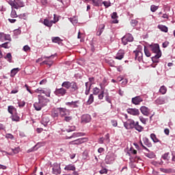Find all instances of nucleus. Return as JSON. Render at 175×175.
<instances>
[{
    "mask_svg": "<svg viewBox=\"0 0 175 175\" xmlns=\"http://www.w3.org/2000/svg\"><path fill=\"white\" fill-rule=\"evenodd\" d=\"M129 42H133V36L131 33H127L122 38V43L126 46Z\"/></svg>",
    "mask_w": 175,
    "mask_h": 175,
    "instance_id": "1",
    "label": "nucleus"
},
{
    "mask_svg": "<svg viewBox=\"0 0 175 175\" xmlns=\"http://www.w3.org/2000/svg\"><path fill=\"white\" fill-rule=\"evenodd\" d=\"M93 94L94 95H98V99H103L105 97V90L103 89L94 88Z\"/></svg>",
    "mask_w": 175,
    "mask_h": 175,
    "instance_id": "2",
    "label": "nucleus"
},
{
    "mask_svg": "<svg viewBox=\"0 0 175 175\" xmlns=\"http://www.w3.org/2000/svg\"><path fill=\"white\" fill-rule=\"evenodd\" d=\"M150 47L152 53H154V54H160V55H162V52H161L159 44H151L150 45Z\"/></svg>",
    "mask_w": 175,
    "mask_h": 175,
    "instance_id": "3",
    "label": "nucleus"
},
{
    "mask_svg": "<svg viewBox=\"0 0 175 175\" xmlns=\"http://www.w3.org/2000/svg\"><path fill=\"white\" fill-rule=\"evenodd\" d=\"M135 124V120L129 119L124 123V126L126 127V129H133Z\"/></svg>",
    "mask_w": 175,
    "mask_h": 175,
    "instance_id": "4",
    "label": "nucleus"
},
{
    "mask_svg": "<svg viewBox=\"0 0 175 175\" xmlns=\"http://www.w3.org/2000/svg\"><path fill=\"white\" fill-rule=\"evenodd\" d=\"M62 87L64 88H77V85L76 82L65 81L62 83Z\"/></svg>",
    "mask_w": 175,
    "mask_h": 175,
    "instance_id": "5",
    "label": "nucleus"
},
{
    "mask_svg": "<svg viewBox=\"0 0 175 175\" xmlns=\"http://www.w3.org/2000/svg\"><path fill=\"white\" fill-rule=\"evenodd\" d=\"M86 141H87V138L83 137V138H79L74 141L70 142L69 144H72L73 146L83 144V143H85V142Z\"/></svg>",
    "mask_w": 175,
    "mask_h": 175,
    "instance_id": "6",
    "label": "nucleus"
},
{
    "mask_svg": "<svg viewBox=\"0 0 175 175\" xmlns=\"http://www.w3.org/2000/svg\"><path fill=\"white\" fill-rule=\"evenodd\" d=\"M60 117H66V116H69L70 114V111L66 108H61L59 109Z\"/></svg>",
    "mask_w": 175,
    "mask_h": 175,
    "instance_id": "7",
    "label": "nucleus"
},
{
    "mask_svg": "<svg viewBox=\"0 0 175 175\" xmlns=\"http://www.w3.org/2000/svg\"><path fill=\"white\" fill-rule=\"evenodd\" d=\"M135 57V59L138 60V62H143V53L139 51H133Z\"/></svg>",
    "mask_w": 175,
    "mask_h": 175,
    "instance_id": "8",
    "label": "nucleus"
},
{
    "mask_svg": "<svg viewBox=\"0 0 175 175\" xmlns=\"http://www.w3.org/2000/svg\"><path fill=\"white\" fill-rule=\"evenodd\" d=\"M38 102L41 103L42 106L44 107V106H47V104L49 103V100L47 98H45L44 96L38 95Z\"/></svg>",
    "mask_w": 175,
    "mask_h": 175,
    "instance_id": "9",
    "label": "nucleus"
},
{
    "mask_svg": "<svg viewBox=\"0 0 175 175\" xmlns=\"http://www.w3.org/2000/svg\"><path fill=\"white\" fill-rule=\"evenodd\" d=\"M126 111L131 116H139V114H140V111L136 108H129L126 109Z\"/></svg>",
    "mask_w": 175,
    "mask_h": 175,
    "instance_id": "10",
    "label": "nucleus"
},
{
    "mask_svg": "<svg viewBox=\"0 0 175 175\" xmlns=\"http://www.w3.org/2000/svg\"><path fill=\"white\" fill-rule=\"evenodd\" d=\"M55 94L57 96H64V95H65V94H66V90H65L64 88L56 89L55 91Z\"/></svg>",
    "mask_w": 175,
    "mask_h": 175,
    "instance_id": "11",
    "label": "nucleus"
},
{
    "mask_svg": "<svg viewBox=\"0 0 175 175\" xmlns=\"http://www.w3.org/2000/svg\"><path fill=\"white\" fill-rule=\"evenodd\" d=\"M91 121V116L85 114L81 116V122L87 124Z\"/></svg>",
    "mask_w": 175,
    "mask_h": 175,
    "instance_id": "12",
    "label": "nucleus"
},
{
    "mask_svg": "<svg viewBox=\"0 0 175 175\" xmlns=\"http://www.w3.org/2000/svg\"><path fill=\"white\" fill-rule=\"evenodd\" d=\"M15 9H20V8H24L25 6V3L23 0H15Z\"/></svg>",
    "mask_w": 175,
    "mask_h": 175,
    "instance_id": "13",
    "label": "nucleus"
},
{
    "mask_svg": "<svg viewBox=\"0 0 175 175\" xmlns=\"http://www.w3.org/2000/svg\"><path fill=\"white\" fill-rule=\"evenodd\" d=\"M124 55H125V51L124 50H119L115 56L116 59L121 60L124 58Z\"/></svg>",
    "mask_w": 175,
    "mask_h": 175,
    "instance_id": "14",
    "label": "nucleus"
},
{
    "mask_svg": "<svg viewBox=\"0 0 175 175\" xmlns=\"http://www.w3.org/2000/svg\"><path fill=\"white\" fill-rule=\"evenodd\" d=\"M140 111L142 113V114H144V116H146L147 117L150 116V109L146 106L141 107Z\"/></svg>",
    "mask_w": 175,
    "mask_h": 175,
    "instance_id": "15",
    "label": "nucleus"
},
{
    "mask_svg": "<svg viewBox=\"0 0 175 175\" xmlns=\"http://www.w3.org/2000/svg\"><path fill=\"white\" fill-rule=\"evenodd\" d=\"M58 20L56 21H49L48 19H44L43 24L46 25V27H49V28L53 27V24H55Z\"/></svg>",
    "mask_w": 175,
    "mask_h": 175,
    "instance_id": "16",
    "label": "nucleus"
},
{
    "mask_svg": "<svg viewBox=\"0 0 175 175\" xmlns=\"http://www.w3.org/2000/svg\"><path fill=\"white\" fill-rule=\"evenodd\" d=\"M142 100L143 98H142L139 96H135L132 98V103H133V105H140Z\"/></svg>",
    "mask_w": 175,
    "mask_h": 175,
    "instance_id": "17",
    "label": "nucleus"
},
{
    "mask_svg": "<svg viewBox=\"0 0 175 175\" xmlns=\"http://www.w3.org/2000/svg\"><path fill=\"white\" fill-rule=\"evenodd\" d=\"M35 92H37V94H43L44 95H45V96H50V90L46 91L43 90L36 89L35 90Z\"/></svg>",
    "mask_w": 175,
    "mask_h": 175,
    "instance_id": "18",
    "label": "nucleus"
},
{
    "mask_svg": "<svg viewBox=\"0 0 175 175\" xmlns=\"http://www.w3.org/2000/svg\"><path fill=\"white\" fill-rule=\"evenodd\" d=\"M92 84H95V78L90 77L89 78V81L85 83L86 88H91Z\"/></svg>",
    "mask_w": 175,
    "mask_h": 175,
    "instance_id": "19",
    "label": "nucleus"
},
{
    "mask_svg": "<svg viewBox=\"0 0 175 175\" xmlns=\"http://www.w3.org/2000/svg\"><path fill=\"white\" fill-rule=\"evenodd\" d=\"M167 98H165L162 97H160L156 100V103L158 105H163L165 103H167Z\"/></svg>",
    "mask_w": 175,
    "mask_h": 175,
    "instance_id": "20",
    "label": "nucleus"
},
{
    "mask_svg": "<svg viewBox=\"0 0 175 175\" xmlns=\"http://www.w3.org/2000/svg\"><path fill=\"white\" fill-rule=\"evenodd\" d=\"M134 128L138 132H143L144 129V128L142 125L139 124V122H135V124H134Z\"/></svg>",
    "mask_w": 175,
    "mask_h": 175,
    "instance_id": "21",
    "label": "nucleus"
},
{
    "mask_svg": "<svg viewBox=\"0 0 175 175\" xmlns=\"http://www.w3.org/2000/svg\"><path fill=\"white\" fill-rule=\"evenodd\" d=\"M64 170H71L72 172H75L76 170V167L73 164H69L65 166Z\"/></svg>",
    "mask_w": 175,
    "mask_h": 175,
    "instance_id": "22",
    "label": "nucleus"
},
{
    "mask_svg": "<svg viewBox=\"0 0 175 175\" xmlns=\"http://www.w3.org/2000/svg\"><path fill=\"white\" fill-rule=\"evenodd\" d=\"M161 57H162V55H161V53L156 54L154 56L152 57V62L154 64H158V62H159V58H161Z\"/></svg>",
    "mask_w": 175,
    "mask_h": 175,
    "instance_id": "23",
    "label": "nucleus"
},
{
    "mask_svg": "<svg viewBox=\"0 0 175 175\" xmlns=\"http://www.w3.org/2000/svg\"><path fill=\"white\" fill-rule=\"evenodd\" d=\"M50 122V119L47 116H43L42 120V124L44 126H46V125Z\"/></svg>",
    "mask_w": 175,
    "mask_h": 175,
    "instance_id": "24",
    "label": "nucleus"
},
{
    "mask_svg": "<svg viewBox=\"0 0 175 175\" xmlns=\"http://www.w3.org/2000/svg\"><path fill=\"white\" fill-rule=\"evenodd\" d=\"M33 107L36 109V110H37V111H40V110H42V107H43V105H42L38 101V103H35L33 104Z\"/></svg>",
    "mask_w": 175,
    "mask_h": 175,
    "instance_id": "25",
    "label": "nucleus"
},
{
    "mask_svg": "<svg viewBox=\"0 0 175 175\" xmlns=\"http://www.w3.org/2000/svg\"><path fill=\"white\" fill-rule=\"evenodd\" d=\"M53 171L54 173H61V167L58 164H54V167H53Z\"/></svg>",
    "mask_w": 175,
    "mask_h": 175,
    "instance_id": "26",
    "label": "nucleus"
},
{
    "mask_svg": "<svg viewBox=\"0 0 175 175\" xmlns=\"http://www.w3.org/2000/svg\"><path fill=\"white\" fill-rule=\"evenodd\" d=\"M118 17L117 12H113L111 14V18L113 20L112 21L113 24H118V20H117Z\"/></svg>",
    "mask_w": 175,
    "mask_h": 175,
    "instance_id": "27",
    "label": "nucleus"
},
{
    "mask_svg": "<svg viewBox=\"0 0 175 175\" xmlns=\"http://www.w3.org/2000/svg\"><path fill=\"white\" fill-rule=\"evenodd\" d=\"M80 136H84V133H74L72 136L67 137L66 139H72V137H80Z\"/></svg>",
    "mask_w": 175,
    "mask_h": 175,
    "instance_id": "28",
    "label": "nucleus"
},
{
    "mask_svg": "<svg viewBox=\"0 0 175 175\" xmlns=\"http://www.w3.org/2000/svg\"><path fill=\"white\" fill-rule=\"evenodd\" d=\"M18 72H20V68H13L11 70L10 77H14V76H16V73H18Z\"/></svg>",
    "mask_w": 175,
    "mask_h": 175,
    "instance_id": "29",
    "label": "nucleus"
},
{
    "mask_svg": "<svg viewBox=\"0 0 175 175\" xmlns=\"http://www.w3.org/2000/svg\"><path fill=\"white\" fill-rule=\"evenodd\" d=\"M150 138L154 143H161V141L157 138V135L154 133L150 134Z\"/></svg>",
    "mask_w": 175,
    "mask_h": 175,
    "instance_id": "30",
    "label": "nucleus"
},
{
    "mask_svg": "<svg viewBox=\"0 0 175 175\" xmlns=\"http://www.w3.org/2000/svg\"><path fill=\"white\" fill-rule=\"evenodd\" d=\"M77 102L78 101H75V102H70V103H66V106H70V107H77Z\"/></svg>",
    "mask_w": 175,
    "mask_h": 175,
    "instance_id": "31",
    "label": "nucleus"
},
{
    "mask_svg": "<svg viewBox=\"0 0 175 175\" xmlns=\"http://www.w3.org/2000/svg\"><path fill=\"white\" fill-rule=\"evenodd\" d=\"M4 59H6L8 62L12 63V53H8L7 55L4 57Z\"/></svg>",
    "mask_w": 175,
    "mask_h": 175,
    "instance_id": "32",
    "label": "nucleus"
},
{
    "mask_svg": "<svg viewBox=\"0 0 175 175\" xmlns=\"http://www.w3.org/2000/svg\"><path fill=\"white\" fill-rule=\"evenodd\" d=\"M158 28L159 29H161L162 32H167V27L163 25H159Z\"/></svg>",
    "mask_w": 175,
    "mask_h": 175,
    "instance_id": "33",
    "label": "nucleus"
},
{
    "mask_svg": "<svg viewBox=\"0 0 175 175\" xmlns=\"http://www.w3.org/2000/svg\"><path fill=\"white\" fill-rule=\"evenodd\" d=\"M105 29V25H101L100 29H99L96 33L97 36H100Z\"/></svg>",
    "mask_w": 175,
    "mask_h": 175,
    "instance_id": "34",
    "label": "nucleus"
},
{
    "mask_svg": "<svg viewBox=\"0 0 175 175\" xmlns=\"http://www.w3.org/2000/svg\"><path fill=\"white\" fill-rule=\"evenodd\" d=\"M69 20L70 21V23H72V24H73V25L77 24L78 23V20H77V17L76 16H73L72 18H69Z\"/></svg>",
    "mask_w": 175,
    "mask_h": 175,
    "instance_id": "35",
    "label": "nucleus"
},
{
    "mask_svg": "<svg viewBox=\"0 0 175 175\" xmlns=\"http://www.w3.org/2000/svg\"><path fill=\"white\" fill-rule=\"evenodd\" d=\"M94 6H100L102 0H92Z\"/></svg>",
    "mask_w": 175,
    "mask_h": 175,
    "instance_id": "36",
    "label": "nucleus"
},
{
    "mask_svg": "<svg viewBox=\"0 0 175 175\" xmlns=\"http://www.w3.org/2000/svg\"><path fill=\"white\" fill-rule=\"evenodd\" d=\"M8 113H10V114L13 115V112L16 111V108L12 105H10V106H8Z\"/></svg>",
    "mask_w": 175,
    "mask_h": 175,
    "instance_id": "37",
    "label": "nucleus"
},
{
    "mask_svg": "<svg viewBox=\"0 0 175 175\" xmlns=\"http://www.w3.org/2000/svg\"><path fill=\"white\" fill-rule=\"evenodd\" d=\"M10 17H12V18H16V17H18V15H17V12H16L14 10H12Z\"/></svg>",
    "mask_w": 175,
    "mask_h": 175,
    "instance_id": "38",
    "label": "nucleus"
},
{
    "mask_svg": "<svg viewBox=\"0 0 175 175\" xmlns=\"http://www.w3.org/2000/svg\"><path fill=\"white\" fill-rule=\"evenodd\" d=\"M10 118L12 120V121H16V122L20 121V117L17 116V115H12Z\"/></svg>",
    "mask_w": 175,
    "mask_h": 175,
    "instance_id": "39",
    "label": "nucleus"
},
{
    "mask_svg": "<svg viewBox=\"0 0 175 175\" xmlns=\"http://www.w3.org/2000/svg\"><path fill=\"white\" fill-rule=\"evenodd\" d=\"M0 46H1V47H3V49H10V42H5Z\"/></svg>",
    "mask_w": 175,
    "mask_h": 175,
    "instance_id": "40",
    "label": "nucleus"
},
{
    "mask_svg": "<svg viewBox=\"0 0 175 175\" xmlns=\"http://www.w3.org/2000/svg\"><path fill=\"white\" fill-rule=\"evenodd\" d=\"M144 142L146 146H147L148 147H151L152 144H151V142H150V140L148 139V138L147 137L144 138Z\"/></svg>",
    "mask_w": 175,
    "mask_h": 175,
    "instance_id": "41",
    "label": "nucleus"
},
{
    "mask_svg": "<svg viewBox=\"0 0 175 175\" xmlns=\"http://www.w3.org/2000/svg\"><path fill=\"white\" fill-rule=\"evenodd\" d=\"M53 117H58L59 116V108H57L53 111Z\"/></svg>",
    "mask_w": 175,
    "mask_h": 175,
    "instance_id": "42",
    "label": "nucleus"
},
{
    "mask_svg": "<svg viewBox=\"0 0 175 175\" xmlns=\"http://www.w3.org/2000/svg\"><path fill=\"white\" fill-rule=\"evenodd\" d=\"M52 42L53 43H59V42H61V39L59 37H53L52 38Z\"/></svg>",
    "mask_w": 175,
    "mask_h": 175,
    "instance_id": "43",
    "label": "nucleus"
},
{
    "mask_svg": "<svg viewBox=\"0 0 175 175\" xmlns=\"http://www.w3.org/2000/svg\"><path fill=\"white\" fill-rule=\"evenodd\" d=\"M158 9H159V7L157 6V5H152L150 6V10H151V12H152L153 13L155 12H157V10H158Z\"/></svg>",
    "mask_w": 175,
    "mask_h": 175,
    "instance_id": "44",
    "label": "nucleus"
},
{
    "mask_svg": "<svg viewBox=\"0 0 175 175\" xmlns=\"http://www.w3.org/2000/svg\"><path fill=\"white\" fill-rule=\"evenodd\" d=\"M92 102H94V96L92 94H90L88 100V105H91Z\"/></svg>",
    "mask_w": 175,
    "mask_h": 175,
    "instance_id": "45",
    "label": "nucleus"
},
{
    "mask_svg": "<svg viewBox=\"0 0 175 175\" xmlns=\"http://www.w3.org/2000/svg\"><path fill=\"white\" fill-rule=\"evenodd\" d=\"M144 53L146 57H151V53H150V51L146 46H144Z\"/></svg>",
    "mask_w": 175,
    "mask_h": 175,
    "instance_id": "46",
    "label": "nucleus"
},
{
    "mask_svg": "<svg viewBox=\"0 0 175 175\" xmlns=\"http://www.w3.org/2000/svg\"><path fill=\"white\" fill-rule=\"evenodd\" d=\"M42 64H45V65H49V66L50 68L53 65V60H50L49 63V60H45V61L42 62Z\"/></svg>",
    "mask_w": 175,
    "mask_h": 175,
    "instance_id": "47",
    "label": "nucleus"
},
{
    "mask_svg": "<svg viewBox=\"0 0 175 175\" xmlns=\"http://www.w3.org/2000/svg\"><path fill=\"white\" fill-rule=\"evenodd\" d=\"M9 5H10V6H12V8H14V9H15L16 7V0H10L8 2Z\"/></svg>",
    "mask_w": 175,
    "mask_h": 175,
    "instance_id": "48",
    "label": "nucleus"
},
{
    "mask_svg": "<svg viewBox=\"0 0 175 175\" xmlns=\"http://www.w3.org/2000/svg\"><path fill=\"white\" fill-rule=\"evenodd\" d=\"M72 118H73L72 116H64V121H66V122H70V121H72Z\"/></svg>",
    "mask_w": 175,
    "mask_h": 175,
    "instance_id": "49",
    "label": "nucleus"
},
{
    "mask_svg": "<svg viewBox=\"0 0 175 175\" xmlns=\"http://www.w3.org/2000/svg\"><path fill=\"white\" fill-rule=\"evenodd\" d=\"M4 40H9V42H12L10 35L4 33Z\"/></svg>",
    "mask_w": 175,
    "mask_h": 175,
    "instance_id": "50",
    "label": "nucleus"
},
{
    "mask_svg": "<svg viewBox=\"0 0 175 175\" xmlns=\"http://www.w3.org/2000/svg\"><path fill=\"white\" fill-rule=\"evenodd\" d=\"M163 159H164V161H169L170 157H169V153H165L163 156H162Z\"/></svg>",
    "mask_w": 175,
    "mask_h": 175,
    "instance_id": "51",
    "label": "nucleus"
},
{
    "mask_svg": "<svg viewBox=\"0 0 175 175\" xmlns=\"http://www.w3.org/2000/svg\"><path fill=\"white\" fill-rule=\"evenodd\" d=\"M0 42H5V33L0 32Z\"/></svg>",
    "mask_w": 175,
    "mask_h": 175,
    "instance_id": "52",
    "label": "nucleus"
},
{
    "mask_svg": "<svg viewBox=\"0 0 175 175\" xmlns=\"http://www.w3.org/2000/svg\"><path fill=\"white\" fill-rule=\"evenodd\" d=\"M166 88H160L159 92H160L161 95H165V94H166Z\"/></svg>",
    "mask_w": 175,
    "mask_h": 175,
    "instance_id": "53",
    "label": "nucleus"
},
{
    "mask_svg": "<svg viewBox=\"0 0 175 175\" xmlns=\"http://www.w3.org/2000/svg\"><path fill=\"white\" fill-rule=\"evenodd\" d=\"M103 4L105 8H109V6L111 5V3H110V1H103Z\"/></svg>",
    "mask_w": 175,
    "mask_h": 175,
    "instance_id": "54",
    "label": "nucleus"
},
{
    "mask_svg": "<svg viewBox=\"0 0 175 175\" xmlns=\"http://www.w3.org/2000/svg\"><path fill=\"white\" fill-rule=\"evenodd\" d=\"M137 23H138L137 21L135 19H133L131 21V25H133V27H136L137 25Z\"/></svg>",
    "mask_w": 175,
    "mask_h": 175,
    "instance_id": "55",
    "label": "nucleus"
},
{
    "mask_svg": "<svg viewBox=\"0 0 175 175\" xmlns=\"http://www.w3.org/2000/svg\"><path fill=\"white\" fill-rule=\"evenodd\" d=\"M76 129V127H75V126H70L69 129H67L66 131V132H73V131H75Z\"/></svg>",
    "mask_w": 175,
    "mask_h": 175,
    "instance_id": "56",
    "label": "nucleus"
},
{
    "mask_svg": "<svg viewBox=\"0 0 175 175\" xmlns=\"http://www.w3.org/2000/svg\"><path fill=\"white\" fill-rule=\"evenodd\" d=\"M106 85H107V82H106V81H103V83L100 84V88H105Z\"/></svg>",
    "mask_w": 175,
    "mask_h": 175,
    "instance_id": "57",
    "label": "nucleus"
},
{
    "mask_svg": "<svg viewBox=\"0 0 175 175\" xmlns=\"http://www.w3.org/2000/svg\"><path fill=\"white\" fill-rule=\"evenodd\" d=\"M128 83V79H123L122 82H121V84L122 85V87H124V85H126V84Z\"/></svg>",
    "mask_w": 175,
    "mask_h": 175,
    "instance_id": "58",
    "label": "nucleus"
},
{
    "mask_svg": "<svg viewBox=\"0 0 175 175\" xmlns=\"http://www.w3.org/2000/svg\"><path fill=\"white\" fill-rule=\"evenodd\" d=\"M108 64H109V65H110V66H112V67L115 66V65H116V63L114 62V60H113V59L109 60L108 62Z\"/></svg>",
    "mask_w": 175,
    "mask_h": 175,
    "instance_id": "59",
    "label": "nucleus"
},
{
    "mask_svg": "<svg viewBox=\"0 0 175 175\" xmlns=\"http://www.w3.org/2000/svg\"><path fill=\"white\" fill-rule=\"evenodd\" d=\"M99 173L100 174H107V170L106 168L103 169V170L99 171Z\"/></svg>",
    "mask_w": 175,
    "mask_h": 175,
    "instance_id": "60",
    "label": "nucleus"
},
{
    "mask_svg": "<svg viewBox=\"0 0 175 175\" xmlns=\"http://www.w3.org/2000/svg\"><path fill=\"white\" fill-rule=\"evenodd\" d=\"M139 120L142 124H146V122H147V120L146 118H143V116H139Z\"/></svg>",
    "mask_w": 175,
    "mask_h": 175,
    "instance_id": "61",
    "label": "nucleus"
},
{
    "mask_svg": "<svg viewBox=\"0 0 175 175\" xmlns=\"http://www.w3.org/2000/svg\"><path fill=\"white\" fill-rule=\"evenodd\" d=\"M5 137L7 139H11V140H13V139H14V137L12 134H6Z\"/></svg>",
    "mask_w": 175,
    "mask_h": 175,
    "instance_id": "62",
    "label": "nucleus"
},
{
    "mask_svg": "<svg viewBox=\"0 0 175 175\" xmlns=\"http://www.w3.org/2000/svg\"><path fill=\"white\" fill-rule=\"evenodd\" d=\"M19 107H24L25 106V101H20L18 103Z\"/></svg>",
    "mask_w": 175,
    "mask_h": 175,
    "instance_id": "63",
    "label": "nucleus"
},
{
    "mask_svg": "<svg viewBox=\"0 0 175 175\" xmlns=\"http://www.w3.org/2000/svg\"><path fill=\"white\" fill-rule=\"evenodd\" d=\"M29 50H31L29 46L25 45L23 46V51H29Z\"/></svg>",
    "mask_w": 175,
    "mask_h": 175,
    "instance_id": "64",
    "label": "nucleus"
}]
</instances>
